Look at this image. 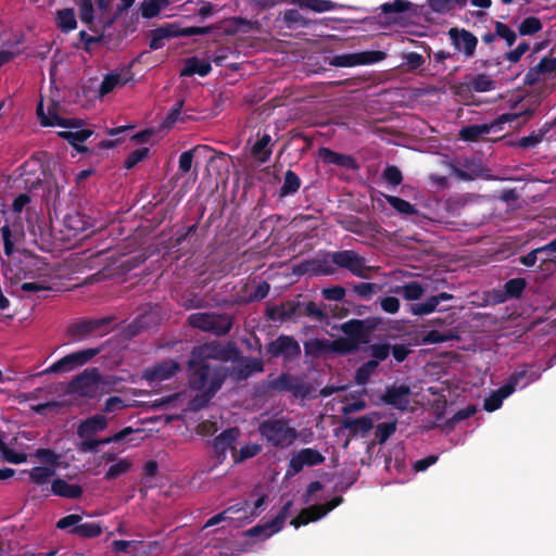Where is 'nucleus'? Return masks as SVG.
I'll return each mask as SVG.
<instances>
[{
	"mask_svg": "<svg viewBox=\"0 0 556 556\" xmlns=\"http://www.w3.org/2000/svg\"><path fill=\"white\" fill-rule=\"evenodd\" d=\"M220 357V350L216 344H205L192 351L189 362L192 370L191 388L198 392L193 400V407L198 408L206 403L211 396L220 388L224 375L219 371H212L210 366L202 364L204 358Z\"/></svg>",
	"mask_w": 556,
	"mask_h": 556,
	"instance_id": "f257e3e1",
	"label": "nucleus"
},
{
	"mask_svg": "<svg viewBox=\"0 0 556 556\" xmlns=\"http://www.w3.org/2000/svg\"><path fill=\"white\" fill-rule=\"evenodd\" d=\"M37 116L42 126L61 127L59 136L66 139L78 151H81L79 143L91 136V130L83 129L80 121L64 118L61 115L60 105L50 101L47 105L41 100L37 106Z\"/></svg>",
	"mask_w": 556,
	"mask_h": 556,
	"instance_id": "f03ea898",
	"label": "nucleus"
},
{
	"mask_svg": "<svg viewBox=\"0 0 556 556\" xmlns=\"http://www.w3.org/2000/svg\"><path fill=\"white\" fill-rule=\"evenodd\" d=\"M108 424L109 419L100 414L84 420L77 429V434L81 439V442L78 444V450L83 453L96 452L100 445L121 442L135 432L131 427H126L114 435L102 440L94 439L98 432L106 429Z\"/></svg>",
	"mask_w": 556,
	"mask_h": 556,
	"instance_id": "7ed1b4c3",
	"label": "nucleus"
},
{
	"mask_svg": "<svg viewBox=\"0 0 556 556\" xmlns=\"http://www.w3.org/2000/svg\"><path fill=\"white\" fill-rule=\"evenodd\" d=\"M34 456L40 462V465L33 467L28 471H23V473H27L30 482L35 484H46L56 473L61 465L60 456L45 448L38 450Z\"/></svg>",
	"mask_w": 556,
	"mask_h": 556,
	"instance_id": "20e7f679",
	"label": "nucleus"
},
{
	"mask_svg": "<svg viewBox=\"0 0 556 556\" xmlns=\"http://www.w3.org/2000/svg\"><path fill=\"white\" fill-rule=\"evenodd\" d=\"M262 435L276 447H287L296 439V431L283 420H268L261 425Z\"/></svg>",
	"mask_w": 556,
	"mask_h": 556,
	"instance_id": "39448f33",
	"label": "nucleus"
},
{
	"mask_svg": "<svg viewBox=\"0 0 556 556\" xmlns=\"http://www.w3.org/2000/svg\"><path fill=\"white\" fill-rule=\"evenodd\" d=\"M528 378V381L525 383L533 382L540 378V374L534 371L528 372V370H521L515 372L509 381L500 388L498 390L492 392L489 397L484 401V409L488 412H494L502 406L503 401L508 397L516 389L521 379Z\"/></svg>",
	"mask_w": 556,
	"mask_h": 556,
	"instance_id": "423d86ee",
	"label": "nucleus"
},
{
	"mask_svg": "<svg viewBox=\"0 0 556 556\" xmlns=\"http://www.w3.org/2000/svg\"><path fill=\"white\" fill-rule=\"evenodd\" d=\"M386 58L381 51H363L356 53H344L334 55L330 60V65L336 67H354L359 65H369L382 61Z\"/></svg>",
	"mask_w": 556,
	"mask_h": 556,
	"instance_id": "0eeeda50",
	"label": "nucleus"
},
{
	"mask_svg": "<svg viewBox=\"0 0 556 556\" xmlns=\"http://www.w3.org/2000/svg\"><path fill=\"white\" fill-rule=\"evenodd\" d=\"M68 393L94 397L100 393V376L97 370H86L68 384Z\"/></svg>",
	"mask_w": 556,
	"mask_h": 556,
	"instance_id": "6e6552de",
	"label": "nucleus"
},
{
	"mask_svg": "<svg viewBox=\"0 0 556 556\" xmlns=\"http://www.w3.org/2000/svg\"><path fill=\"white\" fill-rule=\"evenodd\" d=\"M98 350L96 349H87L83 351H78L72 354H68L58 362L53 363L50 367H48L45 372H70L83 365H85L88 361H90L94 355H97Z\"/></svg>",
	"mask_w": 556,
	"mask_h": 556,
	"instance_id": "1a4fd4ad",
	"label": "nucleus"
},
{
	"mask_svg": "<svg viewBox=\"0 0 556 556\" xmlns=\"http://www.w3.org/2000/svg\"><path fill=\"white\" fill-rule=\"evenodd\" d=\"M448 37L455 51L465 59H471L475 55L478 45V38L467 29L453 27L448 30Z\"/></svg>",
	"mask_w": 556,
	"mask_h": 556,
	"instance_id": "9d476101",
	"label": "nucleus"
},
{
	"mask_svg": "<svg viewBox=\"0 0 556 556\" xmlns=\"http://www.w3.org/2000/svg\"><path fill=\"white\" fill-rule=\"evenodd\" d=\"M189 323L195 328L206 331H214L216 333H224L230 328V320L228 317L214 314H192L189 317Z\"/></svg>",
	"mask_w": 556,
	"mask_h": 556,
	"instance_id": "9b49d317",
	"label": "nucleus"
},
{
	"mask_svg": "<svg viewBox=\"0 0 556 556\" xmlns=\"http://www.w3.org/2000/svg\"><path fill=\"white\" fill-rule=\"evenodd\" d=\"M341 497H337L326 503L325 505H315L305 508L295 518L291 520V525L298 529L299 527L305 526L308 522L319 520L333 508H336L341 503Z\"/></svg>",
	"mask_w": 556,
	"mask_h": 556,
	"instance_id": "f8f14e48",
	"label": "nucleus"
},
{
	"mask_svg": "<svg viewBox=\"0 0 556 556\" xmlns=\"http://www.w3.org/2000/svg\"><path fill=\"white\" fill-rule=\"evenodd\" d=\"M333 262L353 273L356 276L365 277L369 269L365 260L353 251H342L333 254Z\"/></svg>",
	"mask_w": 556,
	"mask_h": 556,
	"instance_id": "ddd939ff",
	"label": "nucleus"
},
{
	"mask_svg": "<svg viewBox=\"0 0 556 556\" xmlns=\"http://www.w3.org/2000/svg\"><path fill=\"white\" fill-rule=\"evenodd\" d=\"M325 457L316 450L303 448L292 456L287 471L288 476H294L305 466H315L321 464Z\"/></svg>",
	"mask_w": 556,
	"mask_h": 556,
	"instance_id": "4468645a",
	"label": "nucleus"
},
{
	"mask_svg": "<svg viewBox=\"0 0 556 556\" xmlns=\"http://www.w3.org/2000/svg\"><path fill=\"white\" fill-rule=\"evenodd\" d=\"M292 506V502H287L281 508L280 513L269 522L252 528L249 533L252 536L260 538H269L273 534L279 532L285 523L288 515L290 514V508Z\"/></svg>",
	"mask_w": 556,
	"mask_h": 556,
	"instance_id": "2eb2a0df",
	"label": "nucleus"
},
{
	"mask_svg": "<svg viewBox=\"0 0 556 556\" xmlns=\"http://www.w3.org/2000/svg\"><path fill=\"white\" fill-rule=\"evenodd\" d=\"M381 401L384 404L395 407L396 409L405 410L410 405L412 392L408 387L392 386L386 390Z\"/></svg>",
	"mask_w": 556,
	"mask_h": 556,
	"instance_id": "dca6fc26",
	"label": "nucleus"
},
{
	"mask_svg": "<svg viewBox=\"0 0 556 556\" xmlns=\"http://www.w3.org/2000/svg\"><path fill=\"white\" fill-rule=\"evenodd\" d=\"M179 370V365L174 361L163 362L153 368L147 369L144 378L151 383H160L172 378Z\"/></svg>",
	"mask_w": 556,
	"mask_h": 556,
	"instance_id": "f3484780",
	"label": "nucleus"
},
{
	"mask_svg": "<svg viewBox=\"0 0 556 556\" xmlns=\"http://www.w3.org/2000/svg\"><path fill=\"white\" fill-rule=\"evenodd\" d=\"M268 352L273 356H283L291 358L300 353V346L295 340L290 337H279L268 345Z\"/></svg>",
	"mask_w": 556,
	"mask_h": 556,
	"instance_id": "a211bd4d",
	"label": "nucleus"
},
{
	"mask_svg": "<svg viewBox=\"0 0 556 556\" xmlns=\"http://www.w3.org/2000/svg\"><path fill=\"white\" fill-rule=\"evenodd\" d=\"M464 85L469 91L476 92H486L495 88V81L484 74L466 76Z\"/></svg>",
	"mask_w": 556,
	"mask_h": 556,
	"instance_id": "6ab92c4d",
	"label": "nucleus"
},
{
	"mask_svg": "<svg viewBox=\"0 0 556 556\" xmlns=\"http://www.w3.org/2000/svg\"><path fill=\"white\" fill-rule=\"evenodd\" d=\"M318 159L325 164H337L344 167H354V160L345 154L336 153L327 148L318 150Z\"/></svg>",
	"mask_w": 556,
	"mask_h": 556,
	"instance_id": "aec40b11",
	"label": "nucleus"
},
{
	"mask_svg": "<svg viewBox=\"0 0 556 556\" xmlns=\"http://www.w3.org/2000/svg\"><path fill=\"white\" fill-rule=\"evenodd\" d=\"M63 225L67 229L68 236H77L87 229L89 223L81 214L74 212L64 217Z\"/></svg>",
	"mask_w": 556,
	"mask_h": 556,
	"instance_id": "412c9836",
	"label": "nucleus"
},
{
	"mask_svg": "<svg viewBox=\"0 0 556 556\" xmlns=\"http://www.w3.org/2000/svg\"><path fill=\"white\" fill-rule=\"evenodd\" d=\"M51 490L53 494L67 497L76 498L81 494V488L77 484H71L62 479H55L52 481Z\"/></svg>",
	"mask_w": 556,
	"mask_h": 556,
	"instance_id": "4be33fe9",
	"label": "nucleus"
},
{
	"mask_svg": "<svg viewBox=\"0 0 556 556\" xmlns=\"http://www.w3.org/2000/svg\"><path fill=\"white\" fill-rule=\"evenodd\" d=\"M211 64L205 60H200L197 58L189 59L181 71L182 76H191L193 74H198L200 76H205L211 72Z\"/></svg>",
	"mask_w": 556,
	"mask_h": 556,
	"instance_id": "5701e85b",
	"label": "nucleus"
},
{
	"mask_svg": "<svg viewBox=\"0 0 556 556\" xmlns=\"http://www.w3.org/2000/svg\"><path fill=\"white\" fill-rule=\"evenodd\" d=\"M380 416L378 414H370L367 416L359 417L348 424V428L354 433H367L374 426V422L378 420Z\"/></svg>",
	"mask_w": 556,
	"mask_h": 556,
	"instance_id": "b1692460",
	"label": "nucleus"
},
{
	"mask_svg": "<svg viewBox=\"0 0 556 556\" xmlns=\"http://www.w3.org/2000/svg\"><path fill=\"white\" fill-rule=\"evenodd\" d=\"M239 431L237 429H229L220 433L214 441L215 450L225 454L228 448H232L233 442L238 439Z\"/></svg>",
	"mask_w": 556,
	"mask_h": 556,
	"instance_id": "393cba45",
	"label": "nucleus"
},
{
	"mask_svg": "<svg viewBox=\"0 0 556 556\" xmlns=\"http://www.w3.org/2000/svg\"><path fill=\"white\" fill-rule=\"evenodd\" d=\"M56 24L64 30L70 31L76 27V18L72 9L60 10L56 14Z\"/></svg>",
	"mask_w": 556,
	"mask_h": 556,
	"instance_id": "a878e982",
	"label": "nucleus"
},
{
	"mask_svg": "<svg viewBox=\"0 0 556 556\" xmlns=\"http://www.w3.org/2000/svg\"><path fill=\"white\" fill-rule=\"evenodd\" d=\"M131 466H132V463L129 458L118 459L117 462H115L114 464H112L109 467V469L105 473V479H108V480L116 479L117 477L129 471Z\"/></svg>",
	"mask_w": 556,
	"mask_h": 556,
	"instance_id": "bb28decb",
	"label": "nucleus"
},
{
	"mask_svg": "<svg viewBox=\"0 0 556 556\" xmlns=\"http://www.w3.org/2000/svg\"><path fill=\"white\" fill-rule=\"evenodd\" d=\"M399 291L402 293L405 300L416 301L424 295L425 288L419 282L412 281L402 286Z\"/></svg>",
	"mask_w": 556,
	"mask_h": 556,
	"instance_id": "cd10ccee",
	"label": "nucleus"
},
{
	"mask_svg": "<svg viewBox=\"0 0 556 556\" xmlns=\"http://www.w3.org/2000/svg\"><path fill=\"white\" fill-rule=\"evenodd\" d=\"M491 127L489 125H473L465 127L460 130V137L466 141H475L483 135L489 134Z\"/></svg>",
	"mask_w": 556,
	"mask_h": 556,
	"instance_id": "c85d7f7f",
	"label": "nucleus"
},
{
	"mask_svg": "<svg viewBox=\"0 0 556 556\" xmlns=\"http://www.w3.org/2000/svg\"><path fill=\"white\" fill-rule=\"evenodd\" d=\"M388 203L400 214L414 215L417 210L409 202L393 195H386Z\"/></svg>",
	"mask_w": 556,
	"mask_h": 556,
	"instance_id": "c756f323",
	"label": "nucleus"
},
{
	"mask_svg": "<svg viewBox=\"0 0 556 556\" xmlns=\"http://www.w3.org/2000/svg\"><path fill=\"white\" fill-rule=\"evenodd\" d=\"M126 81L127 78H123L119 74H110L104 78L100 92L101 94H106L115 88L123 87Z\"/></svg>",
	"mask_w": 556,
	"mask_h": 556,
	"instance_id": "7c9ffc66",
	"label": "nucleus"
},
{
	"mask_svg": "<svg viewBox=\"0 0 556 556\" xmlns=\"http://www.w3.org/2000/svg\"><path fill=\"white\" fill-rule=\"evenodd\" d=\"M270 137L268 135H264L260 138L253 146L252 152L254 156L262 162L266 161L270 154V150L268 149Z\"/></svg>",
	"mask_w": 556,
	"mask_h": 556,
	"instance_id": "2f4dec72",
	"label": "nucleus"
},
{
	"mask_svg": "<svg viewBox=\"0 0 556 556\" xmlns=\"http://www.w3.org/2000/svg\"><path fill=\"white\" fill-rule=\"evenodd\" d=\"M301 8L311 9L315 12H326L333 9V4L327 0H293Z\"/></svg>",
	"mask_w": 556,
	"mask_h": 556,
	"instance_id": "473e14b6",
	"label": "nucleus"
},
{
	"mask_svg": "<svg viewBox=\"0 0 556 556\" xmlns=\"http://www.w3.org/2000/svg\"><path fill=\"white\" fill-rule=\"evenodd\" d=\"M261 452V446L256 443H249L242 446L239 451L233 452V459L236 463L243 462L248 458L254 457Z\"/></svg>",
	"mask_w": 556,
	"mask_h": 556,
	"instance_id": "72a5a7b5",
	"label": "nucleus"
},
{
	"mask_svg": "<svg viewBox=\"0 0 556 556\" xmlns=\"http://www.w3.org/2000/svg\"><path fill=\"white\" fill-rule=\"evenodd\" d=\"M437 308L435 300L432 296L428 298L425 302L416 303L410 306V313L413 315H428L434 312Z\"/></svg>",
	"mask_w": 556,
	"mask_h": 556,
	"instance_id": "f704fd0d",
	"label": "nucleus"
},
{
	"mask_svg": "<svg viewBox=\"0 0 556 556\" xmlns=\"http://www.w3.org/2000/svg\"><path fill=\"white\" fill-rule=\"evenodd\" d=\"M72 531L83 536L92 538L99 535L102 529L96 522H86L78 525Z\"/></svg>",
	"mask_w": 556,
	"mask_h": 556,
	"instance_id": "c9c22d12",
	"label": "nucleus"
},
{
	"mask_svg": "<svg viewBox=\"0 0 556 556\" xmlns=\"http://www.w3.org/2000/svg\"><path fill=\"white\" fill-rule=\"evenodd\" d=\"M542 28V24L536 17H527L519 26L520 35H532Z\"/></svg>",
	"mask_w": 556,
	"mask_h": 556,
	"instance_id": "e433bc0d",
	"label": "nucleus"
},
{
	"mask_svg": "<svg viewBox=\"0 0 556 556\" xmlns=\"http://www.w3.org/2000/svg\"><path fill=\"white\" fill-rule=\"evenodd\" d=\"M378 366L377 361H370L363 365L356 372V382L359 384H364L368 381L371 374L376 370Z\"/></svg>",
	"mask_w": 556,
	"mask_h": 556,
	"instance_id": "4c0bfd02",
	"label": "nucleus"
},
{
	"mask_svg": "<svg viewBox=\"0 0 556 556\" xmlns=\"http://www.w3.org/2000/svg\"><path fill=\"white\" fill-rule=\"evenodd\" d=\"M164 4V0H150L144 2L141 9L142 16L147 18L155 16L162 10Z\"/></svg>",
	"mask_w": 556,
	"mask_h": 556,
	"instance_id": "58836bf2",
	"label": "nucleus"
},
{
	"mask_svg": "<svg viewBox=\"0 0 556 556\" xmlns=\"http://www.w3.org/2000/svg\"><path fill=\"white\" fill-rule=\"evenodd\" d=\"M96 328L94 321H81L71 326L70 332L75 338H83Z\"/></svg>",
	"mask_w": 556,
	"mask_h": 556,
	"instance_id": "ea45409f",
	"label": "nucleus"
},
{
	"mask_svg": "<svg viewBox=\"0 0 556 556\" xmlns=\"http://www.w3.org/2000/svg\"><path fill=\"white\" fill-rule=\"evenodd\" d=\"M114 549L117 552H128L129 549L142 551V556L147 555L144 547L146 545L141 542L130 541H115L113 543Z\"/></svg>",
	"mask_w": 556,
	"mask_h": 556,
	"instance_id": "a19ab883",
	"label": "nucleus"
},
{
	"mask_svg": "<svg viewBox=\"0 0 556 556\" xmlns=\"http://www.w3.org/2000/svg\"><path fill=\"white\" fill-rule=\"evenodd\" d=\"M495 33L498 37L505 39L508 46H511L516 40L515 31L501 22L495 24Z\"/></svg>",
	"mask_w": 556,
	"mask_h": 556,
	"instance_id": "79ce46f5",
	"label": "nucleus"
},
{
	"mask_svg": "<svg viewBox=\"0 0 556 556\" xmlns=\"http://www.w3.org/2000/svg\"><path fill=\"white\" fill-rule=\"evenodd\" d=\"M356 342L353 339H339L332 342L329 349L338 353H348L354 350Z\"/></svg>",
	"mask_w": 556,
	"mask_h": 556,
	"instance_id": "37998d69",
	"label": "nucleus"
},
{
	"mask_svg": "<svg viewBox=\"0 0 556 556\" xmlns=\"http://www.w3.org/2000/svg\"><path fill=\"white\" fill-rule=\"evenodd\" d=\"M155 30L157 36L162 37L163 39L182 36L181 28L176 24H168Z\"/></svg>",
	"mask_w": 556,
	"mask_h": 556,
	"instance_id": "c03bdc74",
	"label": "nucleus"
},
{
	"mask_svg": "<svg viewBox=\"0 0 556 556\" xmlns=\"http://www.w3.org/2000/svg\"><path fill=\"white\" fill-rule=\"evenodd\" d=\"M394 422H383L378 425L376 430V435L380 443H383L394 431H395Z\"/></svg>",
	"mask_w": 556,
	"mask_h": 556,
	"instance_id": "a18cd8bd",
	"label": "nucleus"
},
{
	"mask_svg": "<svg viewBox=\"0 0 556 556\" xmlns=\"http://www.w3.org/2000/svg\"><path fill=\"white\" fill-rule=\"evenodd\" d=\"M149 149L148 148H140L129 154V156L125 161V166L127 168L134 167L137 163L142 161L148 156Z\"/></svg>",
	"mask_w": 556,
	"mask_h": 556,
	"instance_id": "49530a36",
	"label": "nucleus"
},
{
	"mask_svg": "<svg viewBox=\"0 0 556 556\" xmlns=\"http://www.w3.org/2000/svg\"><path fill=\"white\" fill-rule=\"evenodd\" d=\"M195 150H189L180 154L179 156V170L186 174L191 170L193 163V154Z\"/></svg>",
	"mask_w": 556,
	"mask_h": 556,
	"instance_id": "de8ad7c7",
	"label": "nucleus"
},
{
	"mask_svg": "<svg viewBox=\"0 0 556 556\" xmlns=\"http://www.w3.org/2000/svg\"><path fill=\"white\" fill-rule=\"evenodd\" d=\"M241 510H243V506H241L239 508H236V506H232V507L228 508L227 510H225L223 514H219V515H216V516L210 518L206 521L205 527L215 526L218 522L226 520V519H233L229 515L232 513H240Z\"/></svg>",
	"mask_w": 556,
	"mask_h": 556,
	"instance_id": "09e8293b",
	"label": "nucleus"
},
{
	"mask_svg": "<svg viewBox=\"0 0 556 556\" xmlns=\"http://www.w3.org/2000/svg\"><path fill=\"white\" fill-rule=\"evenodd\" d=\"M525 286L526 282L523 279H511L505 285V290L507 294L518 296L522 292Z\"/></svg>",
	"mask_w": 556,
	"mask_h": 556,
	"instance_id": "8fccbe9b",
	"label": "nucleus"
},
{
	"mask_svg": "<svg viewBox=\"0 0 556 556\" xmlns=\"http://www.w3.org/2000/svg\"><path fill=\"white\" fill-rule=\"evenodd\" d=\"M126 407L124 401L121 397L112 396L106 400L104 405V412L106 413H116Z\"/></svg>",
	"mask_w": 556,
	"mask_h": 556,
	"instance_id": "3c124183",
	"label": "nucleus"
},
{
	"mask_svg": "<svg viewBox=\"0 0 556 556\" xmlns=\"http://www.w3.org/2000/svg\"><path fill=\"white\" fill-rule=\"evenodd\" d=\"M459 0H429V5L435 12H445L453 8L455 3H458Z\"/></svg>",
	"mask_w": 556,
	"mask_h": 556,
	"instance_id": "603ef678",
	"label": "nucleus"
},
{
	"mask_svg": "<svg viewBox=\"0 0 556 556\" xmlns=\"http://www.w3.org/2000/svg\"><path fill=\"white\" fill-rule=\"evenodd\" d=\"M424 64V59L416 52H410L405 55V65L408 71H414Z\"/></svg>",
	"mask_w": 556,
	"mask_h": 556,
	"instance_id": "864d4df0",
	"label": "nucleus"
},
{
	"mask_svg": "<svg viewBox=\"0 0 556 556\" xmlns=\"http://www.w3.org/2000/svg\"><path fill=\"white\" fill-rule=\"evenodd\" d=\"M49 289L45 281L24 282L21 285V290L24 292H40Z\"/></svg>",
	"mask_w": 556,
	"mask_h": 556,
	"instance_id": "5fc2aeb1",
	"label": "nucleus"
},
{
	"mask_svg": "<svg viewBox=\"0 0 556 556\" xmlns=\"http://www.w3.org/2000/svg\"><path fill=\"white\" fill-rule=\"evenodd\" d=\"M381 307L384 312L394 314L400 308V302L396 298L388 296L381 300Z\"/></svg>",
	"mask_w": 556,
	"mask_h": 556,
	"instance_id": "6e6d98bb",
	"label": "nucleus"
},
{
	"mask_svg": "<svg viewBox=\"0 0 556 556\" xmlns=\"http://www.w3.org/2000/svg\"><path fill=\"white\" fill-rule=\"evenodd\" d=\"M383 177L393 186H396L402 181L401 172L396 167H388L383 173Z\"/></svg>",
	"mask_w": 556,
	"mask_h": 556,
	"instance_id": "4d7b16f0",
	"label": "nucleus"
},
{
	"mask_svg": "<svg viewBox=\"0 0 556 556\" xmlns=\"http://www.w3.org/2000/svg\"><path fill=\"white\" fill-rule=\"evenodd\" d=\"M299 187H300V180H299L298 176L292 172H288L286 174L283 189L288 192H293Z\"/></svg>",
	"mask_w": 556,
	"mask_h": 556,
	"instance_id": "13d9d810",
	"label": "nucleus"
},
{
	"mask_svg": "<svg viewBox=\"0 0 556 556\" xmlns=\"http://www.w3.org/2000/svg\"><path fill=\"white\" fill-rule=\"evenodd\" d=\"M529 45L526 42L519 43L517 48L507 53L506 59L510 62H518L520 58L528 51Z\"/></svg>",
	"mask_w": 556,
	"mask_h": 556,
	"instance_id": "bf43d9fd",
	"label": "nucleus"
},
{
	"mask_svg": "<svg viewBox=\"0 0 556 556\" xmlns=\"http://www.w3.org/2000/svg\"><path fill=\"white\" fill-rule=\"evenodd\" d=\"M80 521V517L78 515H68L62 519H60L56 523L59 529H70L74 526H78Z\"/></svg>",
	"mask_w": 556,
	"mask_h": 556,
	"instance_id": "052dcab7",
	"label": "nucleus"
},
{
	"mask_svg": "<svg viewBox=\"0 0 556 556\" xmlns=\"http://www.w3.org/2000/svg\"><path fill=\"white\" fill-rule=\"evenodd\" d=\"M323 293L326 299L332 301H339L344 296V290L340 287L325 289Z\"/></svg>",
	"mask_w": 556,
	"mask_h": 556,
	"instance_id": "680f3d73",
	"label": "nucleus"
},
{
	"mask_svg": "<svg viewBox=\"0 0 556 556\" xmlns=\"http://www.w3.org/2000/svg\"><path fill=\"white\" fill-rule=\"evenodd\" d=\"M213 29L212 26L207 27H186L181 28L182 36H193V35H206L211 33Z\"/></svg>",
	"mask_w": 556,
	"mask_h": 556,
	"instance_id": "e2e57ef3",
	"label": "nucleus"
},
{
	"mask_svg": "<svg viewBox=\"0 0 556 556\" xmlns=\"http://www.w3.org/2000/svg\"><path fill=\"white\" fill-rule=\"evenodd\" d=\"M355 292L363 298H368L375 292V286L367 282H362L355 286Z\"/></svg>",
	"mask_w": 556,
	"mask_h": 556,
	"instance_id": "0e129e2a",
	"label": "nucleus"
},
{
	"mask_svg": "<svg viewBox=\"0 0 556 556\" xmlns=\"http://www.w3.org/2000/svg\"><path fill=\"white\" fill-rule=\"evenodd\" d=\"M407 3L403 0H395L393 3H386L382 5L384 12H402L406 10Z\"/></svg>",
	"mask_w": 556,
	"mask_h": 556,
	"instance_id": "69168bd1",
	"label": "nucleus"
},
{
	"mask_svg": "<svg viewBox=\"0 0 556 556\" xmlns=\"http://www.w3.org/2000/svg\"><path fill=\"white\" fill-rule=\"evenodd\" d=\"M371 354L377 359H384L389 355V346L388 345H374L371 348Z\"/></svg>",
	"mask_w": 556,
	"mask_h": 556,
	"instance_id": "338daca9",
	"label": "nucleus"
},
{
	"mask_svg": "<svg viewBox=\"0 0 556 556\" xmlns=\"http://www.w3.org/2000/svg\"><path fill=\"white\" fill-rule=\"evenodd\" d=\"M437 462V456H429L427 458L417 460L414 465L416 471H424L429 466L433 465Z\"/></svg>",
	"mask_w": 556,
	"mask_h": 556,
	"instance_id": "774afa93",
	"label": "nucleus"
}]
</instances>
